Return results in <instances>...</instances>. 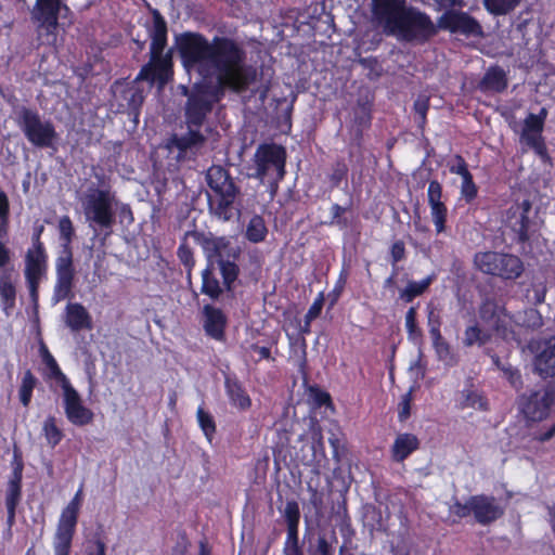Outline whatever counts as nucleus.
I'll list each match as a JSON object with an SVG mask.
<instances>
[{"label": "nucleus", "instance_id": "nucleus-1", "mask_svg": "<svg viewBox=\"0 0 555 555\" xmlns=\"http://www.w3.org/2000/svg\"><path fill=\"white\" fill-rule=\"evenodd\" d=\"M175 44L182 67L203 78L185 103L189 128L199 129L227 91L245 92L257 80V68L246 63L245 50L233 38L215 36L209 41L201 33L184 31L176 36Z\"/></svg>", "mask_w": 555, "mask_h": 555}, {"label": "nucleus", "instance_id": "nucleus-2", "mask_svg": "<svg viewBox=\"0 0 555 555\" xmlns=\"http://www.w3.org/2000/svg\"><path fill=\"white\" fill-rule=\"evenodd\" d=\"M190 240L202 247L208 264H212V262L218 263L223 287L227 292H232L234 283L240 275V267L237 264L242 253L240 246L230 236H217L212 232L198 230L186 231L180 238L177 257L184 267L189 281L192 278V271L196 263Z\"/></svg>", "mask_w": 555, "mask_h": 555}, {"label": "nucleus", "instance_id": "nucleus-3", "mask_svg": "<svg viewBox=\"0 0 555 555\" xmlns=\"http://www.w3.org/2000/svg\"><path fill=\"white\" fill-rule=\"evenodd\" d=\"M373 14L384 33L405 42L424 44L438 34V24L406 0H373Z\"/></svg>", "mask_w": 555, "mask_h": 555}, {"label": "nucleus", "instance_id": "nucleus-4", "mask_svg": "<svg viewBox=\"0 0 555 555\" xmlns=\"http://www.w3.org/2000/svg\"><path fill=\"white\" fill-rule=\"evenodd\" d=\"M39 354L42 363L48 370L47 377L49 379H54L60 384L63 390V406L68 422L78 427L91 424L94 418V413L83 405L79 392L74 388L68 377L63 373L57 361L42 340L39 345Z\"/></svg>", "mask_w": 555, "mask_h": 555}, {"label": "nucleus", "instance_id": "nucleus-5", "mask_svg": "<svg viewBox=\"0 0 555 555\" xmlns=\"http://www.w3.org/2000/svg\"><path fill=\"white\" fill-rule=\"evenodd\" d=\"M207 184L212 194L208 195V209L211 215L222 221L231 220L235 211L237 197L241 194L240 188L227 169L221 166H212L207 170Z\"/></svg>", "mask_w": 555, "mask_h": 555}, {"label": "nucleus", "instance_id": "nucleus-6", "mask_svg": "<svg viewBox=\"0 0 555 555\" xmlns=\"http://www.w3.org/2000/svg\"><path fill=\"white\" fill-rule=\"evenodd\" d=\"M115 203L116 195L111 190V186L102 189L90 188L86 194L83 202L86 219L94 231L98 229L104 231L105 236L112 234L113 227L116 223Z\"/></svg>", "mask_w": 555, "mask_h": 555}, {"label": "nucleus", "instance_id": "nucleus-7", "mask_svg": "<svg viewBox=\"0 0 555 555\" xmlns=\"http://www.w3.org/2000/svg\"><path fill=\"white\" fill-rule=\"evenodd\" d=\"M16 114L17 125L31 145L40 149L54 146L59 133L50 119H42L37 109L26 106L20 107Z\"/></svg>", "mask_w": 555, "mask_h": 555}, {"label": "nucleus", "instance_id": "nucleus-8", "mask_svg": "<svg viewBox=\"0 0 555 555\" xmlns=\"http://www.w3.org/2000/svg\"><path fill=\"white\" fill-rule=\"evenodd\" d=\"M474 264L483 274L504 281H515L525 271L524 262L518 256L493 250L476 253Z\"/></svg>", "mask_w": 555, "mask_h": 555}, {"label": "nucleus", "instance_id": "nucleus-9", "mask_svg": "<svg viewBox=\"0 0 555 555\" xmlns=\"http://www.w3.org/2000/svg\"><path fill=\"white\" fill-rule=\"evenodd\" d=\"M254 163L255 178L263 181L267 177H271L276 183L283 180L286 172V150L275 143H262L255 152Z\"/></svg>", "mask_w": 555, "mask_h": 555}, {"label": "nucleus", "instance_id": "nucleus-10", "mask_svg": "<svg viewBox=\"0 0 555 555\" xmlns=\"http://www.w3.org/2000/svg\"><path fill=\"white\" fill-rule=\"evenodd\" d=\"M555 408V384H546L529 390L519 398V409L531 422H541L550 416Z\"/></svg>", "mask_w": 555, "mask_h": 555}, {"label": "nucleus", "instance_id": "nucleus-11", "mask_svg": "<svg viewBox=\"0 0 555 555\" xmlns=\"http://www.w3.org/2000/svg\"><path fill=\"white\" fill-rule=\"evenodd\" d=\"M438 27L465 38H482L485 36L482 25L477 18L468 12L456 9L444 11L438 17Z\"/></svg>", "mask_w": 555, "mask_h": 555}, {"label": "nucleus", "instance_id": "nucleus-12", "mask_svg": "<svg viewBox=\"0 0 555 555\" xmlns=\"http://www.w3.org/2000/svg\"><path fill=\"white\" fill-rule=\"evenodd\" d=\"M63 10L69 11L63 0H36L31 18L37 24V31L40 34L43 30L47 37H52V41H55L59 17Z\"/></svg>", "mask_w": 555, "mask_h": 555}, {"label": "nucleus", "instance_id": "nucleus-13", "mask_svg": "<svg viewBox=\"0 0 555 555\" xmlns=\"http://www.w3.org/2000/svg\"><path fill=\"white\" fill-rule=\"evenodd\" d=\"M173 76L172 50L165 55H151L135 77V81H147L150 83H167Z\"/></svg>", "mask_w": 555, "mask_h": 555}, {"label": "nucleus", "instance_id": "nucleus-14", "mask_svg": "<svg viewBox=\"0 0 555 555\" xmlns=\"http://www.w3.org/2000/svg\"><path fill=\"white\" fill-rule=\"evenodd\" d=\"M282 516L287 527V535L284 542V555H304L302 548L299 544V521L300 508L295 500L286 502Z\"/></svg>", "mask_w": 555, "mask_h": 555}, {"label": "nucleus", "instance_id": "nucleus-15", "mask_svg": "<svg viewBox=\"0 0 555 555\" xmlns=\"http://www.w3.org/2000/svg\"><path fill=\"white\" fill-rule=\"evenodd\" d=\"M472 508L476 522L481 526H489L505 514V507L498 499L488 494L472 495Z\"/></svg>", "mask_w": 555, "mask_h": 555}, {"label": "nucleus", "instance_id": "nucleus-16", "mask_svg": "<svg viewBox=\"0 0 555 555\" xmlns=\"http://www.w3.org/2000/svg\"><path fill=\"white\" fill-rule=\"evenodd\" d=\"M152 26L149 29L151 37L150 54L165 55L168 42V27L165 17L157 9H151Z\"/></svg>", "mask_w": 555, "mask_h": 555}, {"label": "nucleus", "instance_id": "nucleus-17", "mask_svg": "<svg viewBox=\"0 0 555 555\" xmlns=\"http://www.w3.org/2000/svg\"><path fill=\"white\" fill-rule=\"evenodd\" d=\"M203 314V326L206 335L217 341H224L228 320L223 311L212 305H205Z\"/></svg>", "mask_w": 555, "mask_h": 555}, {"label": "nucleus", "instance_id": "nucleus-18", "mask_svg": "<svg viewBox=\"0 0 555 555\" xmlns=\"http://www.w3.org/2000/svg\"><path fill=\"white\" fill-rule=\"evenodd\" d=\"M47 249L28 248L25 254V280H42L48 273Z\"/></svg>", "mask_w": 555, "mask_h": 555}, {"label": "nucleus", "instance_id": "nucleus-19", "mask_svg": "<svg viewBox=\"0 0 555 555\" xmlns=\"http://www.w3.org/2000/svg\"><path fill=\"white\" fill-rule=\"evenodd\" d=\"M224 389L229 402L240 411H246L251 406V399L242 382L235 375H227Z\"/></svg>", "mask_w": 555, "mask_h": 555}, {"label": "nucleus", "instance_id": "nucleus-20", "mask_svg": "<svg viewBox=\"0 0 555 555\" xmlns=\"http://www.w3.org/2000/svg\"><path fill=\"white\" fill-rule=\"evenodd\" d=\"M204 142H205V137L199 131V129L190 128V130L185 134H182V135L172 134L168 140L167 147L170 150H172V149L178 150V155H177L176 162L181 163V162L185 160L184 156H185L188 150L192 149L193 146L201 145Z\"/></svg>", "mask_w": 555, "mask_h": 555}, {"label": "nucleus", "instance_id": "nucleus-21", "mask_svg": "<svg viewBox=\"0 0 555 555\" xmlns=\"http://www.w3.org/2000/svg\"><path fill=\"white\" fill-rule=\"evenodd\" d=\"M65 323L73 332L90 331L93 327L90 313L79 302L67 304L65 308Z\"/></svg>", "mask_w": 555, "mask_h": 555}, {"label": "nucleus", "instance_id": "nucleus-22", "mask_svg": "<svg viewBox=\"0 0 555 555\" xmlns=\"http://www.w3.org/2000/svg\"><path fill=\"white\" fill-rule=\"evenodd\" d=\"M420 440L416 435L411 433L399 434L391 447L390 453L391 459L396 463H402L405 461L413 452L418 450Z\"/></svg>", "mask_w": 555, "mask_h": 555}, {"label": "nucleus", "instance_id": "nucleus-23", "mask_svg": "<svg viewBox=\"0 0 555 555\" xmlns=\"http://www.w3.org/2000/svg\"><path fill=\"white\" fill-rule=\"evenodd\" d=\"M534 367L540 376L555 377V336L547 339L544 348L534 359Z\"/></svg>", "mask_w": 555, "mask_h": 555}, {"label": "nucleus", "instance_id": "nucleus-24", "mask_svg": "<svg viewBox=\"0 0 555 555\" xmlns=\"http://www.w3.org/2000/svg\"><path fill=\"white\" fill-rule=\"evenodd\" d=\"M479 87L485 92H504L508 87L505 70L498 65L489 67L481 78Z\"/></svg>", "mask_w": 555, "mask_h": 555}, {"label": "nucleus", "instance_id": "nucleus-25", "mask_svg": "<svg viewBox=\"0 0 555 555\" xmlns=\"http://www.w3.org/2000/svg\"><path fill=\"white\" fill-rule=\"evenodd\" d=\"M491 326L493 332L503 340L520 344L518 334L520 325L515 322L513 315L506 309L504 312H501V317Z\"/></svg>", "mask_w": 555, "mask_h": 555}, {"label": "nucleus", "instance_id": "nucleus-26", "mask_svg": "<svg viewBox=\"0 0 555 555\" xmlns=\"http://www.w3.org/2000/svg\"><path fill=\"white\" fill-rule=\"evenodd\" d=\"M138 82L139 81H135L134 79L132 82L126 83L121 91V98L126 102L127 113L130 116H133L135 120L141 113V107L145 98L143 89L138 86Z\"/></svg>", "mask_w": 555, "mask_h": 555}, {"label": "nucleus", "instance_id": "nucleus-27", "mask_svg": "<svg viewBox=\"0 0 555 555\" xmlns=\"http://www.w3.org/2000/svg\"><path fill=\"white\" fill-rule=\"evenodd\" d=\"M461 409H475L481 412L490 411L489 399L482 390L474 388L472 384L462 390V400L460 403Z\"/></svg>", "mask_w": 555, "mask_h": 555}, {"label": "nucleus", "instance_id": "nucleus-28", "mask_svg": "<svg viewBox=\"0 0 555 555\" xmlns=\"http://www.w3.org/2000/svg\"><path fill=\"white\" fill-rule=\"evenodd\" d=\"M531 203L528 199H524L519 205L521 210L519 217L513 222L512 229L516 233V241L518 243H526L529 241V227L530 218L529 212L531 211Z\"/></svg>", "mask_w": 555, "mask_h": 555}, {"label": "nucleus", "instance_id": "nucleus-29", "mask_svg": "<svg viewBox=\"0 0 555 555\" xmlns=\"http://www.w3.org/2000/svg\"><path fill=\"white\" fill-rule=\"evenodd\" d=\"M323 306H324V294L319 293V295L317 296V298L314 299L312 305L309 307L307 313L305 314L304 324L299 325V334L301 335V346L304 349V353H306V347H307L305 335H308L311 333V322L314 319L320 317Z\"/></svg>", "mask_w": 555, "mask_h": 555}, {"label": "nucleus", "instance_id": "nucleus-30", "mask_svg": "<svg viewBox=\"0 0 555 555\" xmlns=\"http://www.w3.org/2000/svg\"><path fill=\"white\" fill-rule=\"evenodd\" d=\"M201 292L212 300H217L223 293V288L214 273L212 264H207L202 271Z\"/></svg>", "mask_w": 555, "mask_h": 555}, {"label": "nucleus", "instance_id": "nucleus-31", "mask_svg": "<svg viewBox=\"0 0 555 555\" xmlns=\"http://www.w3.org/2000/svg\"><path fill=\"white\" fill-rule=\"evenodd\" d=\"M22 472L23 463L20 461L13 470V478L9 481L5 496V506L16 507L22 495Z\"/></svg>", "mask_w": 555, "mask_h": 555}, {"label": "nucleus", "instance_id": "nucleus-32", "mask_svg": "<svg viewBox=\"0 0 555 555\" xmlns=\"http://www.w3.org/2000/svg\"><path fill=\"white\" fill-rule=\"evenodd\" d=\"M434 279V275H428L422 281H409L406 286L400 291V299L406 304L412 302L416 297L422 296L429 288Z\"/></svg>", "mask_w": 555, "mask_h": 555}, {"label": "nucleus", "instance_id": "nucleus-33", "mask_svg": "<svg viewBox=\"0 0 555 555\" xmlns=\"http://www.w3.org/2000/svg\"><path fill=\"white\" fill-rule=\"evenodd\" d=\"M279 335H271L267 345L260 346L259 343H253L247 347V351L256 353L257 357H251V361L258 364L262 360L275 362V357L272 354V347H275L278 352Z\"/></svg>", "mask_w": 555, "mask_h": 555}, {"label": "nucleus", "instance_id": "nucleus-34", "mask_svg": "<svg viewBox=\"0 0 555 555\" xmlns=\"http://www.w3.org/2000/svg\"><path fill=\"white\" fill-rule=\"evenodd\" d=\"M492 338L490 331L482 330L479 324L468 325L464 331L463 345L470 348L475 345L482 347Z\"/></svg>", "mask_w": 555, "mask_h": 555}, {"label": "nucleus", "instance_id": "nucleus-35", "mask_svg": "<svg viewBox=\"0 0 555 555\" xmlns=\"http://www.w3.org/2000/svg\"><path fill=\"white\" fill-rule=\"evenodd\" d=\"M0 297L2 301V310L10 314L15 307L16 288L11 281L10 274H0Z\"/></svg>", "mask_w": 555, "mask_h": 555}, {"label": "nucleus", "instance_id": "nucleus-36", "mask_svg": "<svg viewBox=\"0 0 555 555\" xmlns=\"http://www.w3.org/2000/svg\"><path fill=\"white\" fill-rule=\"evenodd\" d=\"M268 235V228L264 219L260 215H254L246 227L245 237L247 241L254 244L261 243Z\"/></svg>", "mask_w": 555, "mask_h": 555}, {"label": "nucleus", "instance_id": "nucleus-37", "mask_svg": "<svg viewBox=\"0 0 555 555\" xmlns=\"http://www.w3.org/2000/svg\"><path fill=\"white\" fill-rule=\"evenodd\" d=\"M546 116L547 111L544 107L540 109L539 114H528L524 120L522 137L528 138L542 134Z\"/></svg>", "mask_w": 555, "mask_h": 555}, {"label": "nucleus", "instance_id": "nucleus-38", "mask_svg": "<svg viewBox=\"0 0 555 555\" xmlns=\"http://www.w3.org/2000/svg\"><path fill=\"white\" fill-rule=\"evenodd\" d=\"M75 274H56V282L53 291V299L62 301L74 297Z\"/></svg>", "mask_w": 555, "mask_h": 555}, {"label": "nucleus", "instance_id": "nucleus-39", "mask_svg": "<svg viewBox=\"0 0 555 555\" xmlns=\"http://www.w3.org/2000/svg\"><path fill=\"white\" fill-rule=\"evenodd\" d=\"M431 341L439 361L443 362L448 366H454L457 364L459 359L456 354L452 351L450 344L442 335H440L439 339L431 338Z\"/></svg>", "mask_w": 555, "mask_h": 555}, {"label": "nucleus", "instance_id": "nucleus-40", "mask_svg": "<svg viewBox=\"0 0 555 555\" xmlns=\"http://www.w3.org/2000/svg\"><path fill=\"white\" fill-rule=\"evenodd\" d=\"M78 516V511L65 506L61 513L55 533L75 535Z\"/></svg>", "mask_w": 555, "mask_h": 555}, {"label": "nucleus", "instance_id": "nucleus-41", "mask_svg": "<svg viewBox=\"0 0 555 555\" xmlns=\"http://www.w3.org/2000/svg\"><path fill=\"white\" fill-rule=\"evenodd\" d=\"M504 311L505 308L500 306L496 300L487 298L479 306L478 313L482 322L492 325Z\"/></svg>", "mask_w": 555, "mask_h": 555}, {"label": "nucleus", "instance_id": "nucleus-42", "mask_svg": "<svg viewBox=\"0 0 555 555\" xmlns=\"http://www.w3.org/2000/svg\"><path fill=\"white\" fill-rule=\"evenodd\" d=\"M37 384V377L30 370H27L22 377V382L18 388V397L23 406L27 408L30 404L33 391Z\"/></svg>", "mask_w": 555, "mask_h": 555}, {"label": "nucleus", "instance_id": "nucleus-43", "mask_svg": "<svg viewBox=\"0 0 555 555\" xmlns=\"http://www.w3.org/2000/svg\"><path fill=\"white\" fill-rule=\"evenodd\" d=\"M42 433L47 440V443L53 449L55 448L64 438V434L61 428H59L56 424V418L53 415H49L43 422Z\"/></svg>", "mask_w": 555, "mask_h": 555}, {"label": "nucleus", "instance_id": "nucleus-44", "mask_svg": "<svg viewBox=\"0 0 555 555\" xmlns=\"http://www.w3.org/2000/svg\"><path fill=\"white\" fill-rule=\"evenodd\" d=\"M196 417L201 430L203 431L208 442L211 443L217 431L214 416L203 406H198L196 411Z\"/></svg>", "mask_w": 555, "mask_h": 555}, {"label": "nucleus", "instance_id": "nucleus-45", "mask_svg": "<svg viewBox=\"0 0 555 555\" xmlns=\"http://www.w3.org/2000/svg\"><path fill=\"white\" fill-rule=\"evenodd\" d=\"M372 125V109L367 102L358 101L353 111L352 127L369 129Z\"/></svg>", "mask_w": 555, "mask_h": 555}, {"label": "nucleus", "instance_id": "nucleus-46", "mask_svg": "<svg viewBox=\"0 0 555 555\" xmlns=\"http://www.w3.org/2000/svg\"><path fill=\"white\" fill-rule=\"evenodd\" d=\"M405 330L409 340L418 343L423 338V332L417 324V308L412 306L405 313Z\"/></svg>", "mask_w": 555, "mask_h": 555}, {"label": "nucleus", "instance_id": "nucleus-47", "mask_svg": "<svg viewBox=\"0 0 555 555\" xmlns=\"http://www.w3.org/2000/svg\"><path fill=\"white\" fill-rule=\"evenodd\" d=\"M338 539L334 529L328 533H320L317 540L315 553L318 555H335V544Z\"/></svg>", "mask_w": 555, "mask_h": 555}, {"label": "nucleus", "instance_id": "nucleus-48", "mask_svg": "<svg viewBox=\"0 0 555 555\" xmlns=\"http://www.w3.org/2000/svg\"><path fill=\"white\" fill-rule=\"evenodd\" d=\"M520 0H483L486 10L493 15H505L516 9Z\"/></svg>", "mask_w": 555, "mask_h": 555}, {"label": "nucleus", "instance_id": "nucleus-49", "mask_svg": "<svg viewBox=\"0 0 555 555\" xmlns=\"http://www.w3.org/2000/svg\"><path fill=\"white\" fill-rule=\"evenodd\" d=\"M55 271L56 274H75L72 247H62L55 261Z\"/></svg>", "mask_w": 555, "mask_h": 555}, {"label": "nucleus", "instance_id": "nucleus-50", "mask_svg": "<svg viewBox=\"0 0 555 555\" xmlns=\"http://www.w3.org/2000/svg\"><path fill=\"white\" fill-rule=\"evenodd\" d=\"M441 325H442V320H441L440 309H438L437 307H434L431 304H429L427 306V326H428V332H429L430 338L439 339L440 335H442L441 330H440Z\"/></svg>", "mask_w": 555, "mask_h": 555}, {"label": "nucleus", "instance_id": "nucleus-51", "mask_svg": "<svg viewBox=\"0 0 555 555\" xmlns=\"http://www.w3.org/2000/svg\"><path fill=\"white\" fill-rule=\"evenodd\" d=\"M429 207L436 232L438 234L444 232L448 218V207L446 203L433 204L429 205Z\"/></svg>", "mask_w": 555, "mask_h": 555}, {"label": "nucleus", "instance_id": "nucleus-52", "mask_svg": "<svg viewBox=\"0 0 555 555\" xmlns=\"http://www.w3.org/2000/svg\"><path fill=\"white\" fill-rule=\"evenodd\" d=\"M59 232L62 241V247H72L75 237V228L68 216H63L59 220Z\"/></svg>", "mask_w": 555, "mask_h": 555}, {"label": "nucleus", "instance_id": "nucleus-53", "mask_svg": "<svg viewBox=\"0 0 555 555\" xmlns=\"http://www.w3.org/2000/svg\"><path fill=\"white\" fill-rule=\"evenodd\" d=\"M349 211V207H344L339 204H333L331 206V221L330 225H336L340 230L347 229L350 225V220L346 217V214Z\"/></svg>", "mask_w": 555, "mask_h": 555}, {"label": "nucleus", "instance_id": "nucleus-54", "mask_svg": "<svg viewBox=\"0 0 555 555\" xmlns=\"http://www.w3.org/2000/svg\"><path fill=\"white\" fill-rule=\"evenodd\" d=\"M461 196L466 204L473 203L478 196V186L474 181L473 175L462 178Z\"/></svg>", "mask_w": 555, "mask_h": 555}, {"label": "nucleus", "instance_id": "nucleus-55", "mask_svg": "<svg viewBox=\"0 0 555 555\" xmlns=\"http://www.w3.org/2000/svg\"><path fill=\"white\" fill-rule=\"evenodd\" d=\"M348 167L345 160H337L333 167L332 172L328 177L332 188H339L343 181L347 180Z\"/></svg>", "mask_w": 555, "mask_h": 555}, {"label": "nucleus", "instance_id": "nucleus-56", "mask_svg": "<svg viewBox=\"0 0 555 555\" xmlns=\"http://www.w3.org/2000/svg\"><path fill=\"white\" fill-rule=\"evenodd\" d=\"M74 535L55 533L53 541L54 555H70Z\"/></svg>", "mask_w": 555, "mask_h": 555}, {"label": "nucleus", "instance_id": "nucleus-57", "mask_svg": "<svg viewBox=\"0 0 555 555\" xmlns=\"http://www.w3.org/2000/svg\"><path fill=\"white\" fill-rule=\"evenodd\" d=\"M501 372L511 387H513L515 390H520L522 388L524 382L521 373L517 367L508 363L506 366L502 367Z\"/></svg>", "mask_w": 555, "mask_h": 555}, {"label": "nucleus", "instance_id": "nucleus-58", "mask_svg": "<svg viewBox=\"0 0 555 555\" xmlns=\"http://www.w3.org/2000/svg\"><path fill=\"white\" fill-rule=\"evenodd\" d=\"M190 546L191 542L185 530H180L177 533L176 543L171 548L170 555H186Z\"/></svg>", "mask_w": 555, "mask_h": 555}, {"label": "nucleus", "instance_id": "nucleus-59", "mask_svg": "<svg viewBox=\"0 0 555 555\" xmlns=\"http://www.w3.org/2000/svg\"><path fill=\"white\" fill-rule=\"evenodd\" d=\"M452 164L449 163L448 167L451 173L459 175L461 178L472 175L468 170V165L461 154H455L452 158Z\"/></svg>", "mask_w": 555, "mask_h": 555}, {"label": "nucleus", "instance_id": "nucleus-60", "mask_svg": "<svg viewBox=\"0 0 555 555\" xmlns=\"http://www.w3.org/2000/svg\"><path fill=\"white\" fill-rule=\"evenodd\" d=\"M428 205L444 203L442 201V185L438 180H431L427 190Z\"/></svg>", "mask_w": 555, "mask_h": 555}, {"label": "nucleus", "instance_id": "nucleus-61", "mask_svg": "<svg viewBox=\"0 0 555 555\" xmlns=\"http://www.w3.org/2000/svg\"><path fill=\"white\" fill-rule=\"evenodd\" d=\"M405 244L403 241H396L390 247V261L392 267L405 258Z\"/></svg>", "mask_w": 555, "mask_h": 555}, {"label": "nucleus", "instance_id": "nucleus-62", "mask_svg": "<svg viewBox=\"0 0 555 555\" xmlns=\"http://www.w3.org/2000/svg\"><path fill=\"white\" fill-rule=\"evenodd\" d=\"M347 278H348V272L346 269H343L338 275V279L335 283V286L331 293V296H332V305H334L338 298L340 297L345 286H346V283H347Z\"/></svg>", "mask_w": 555, "mask_h": 555}, {"label": "nucleus", "instance_id": "nucleus-63", "mask_svg": "<svg viewBox=\"0 0 555 555\" xmlns=\"http://www.w3.org/2000/svg\"><path fill=\"white\" fill-rule=\"evenodd\" d=\"M452 513L459 518H466L473 514L472 495L466 500L465 503L456 501L452 506Z\"/></svg>", "mask_w": 555, "mask_h": 555}, {"label": "nucleus", "instance_id": "nucleus-64", "mask_svg": "<svg viewBox=\"0 0 555 555\" xmlns=\"http://www.w3.org/2000/svg\"><path fill=\"white\" fill-rule=\"evenodd\" d=\"M525 140H526L527 144L530 145L538 155H540V156L547 155L546 145H545L542 134L531 135V137L525 138Z\"/></svg>", "mask_w": 555, "mask_h": 555}]
</instances>
